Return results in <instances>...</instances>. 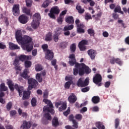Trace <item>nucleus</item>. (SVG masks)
Segmentation results:
<instances>
[{
  "label": "nucleus",
  "instance_id": "f257e3e1",
  "mask_svg": "<svg viewBox=\"0 0 129 129\" xmlns=\"http://www.w3.org/2000/svg\"><path fill=\"white\" fill-rule=\"evenodd\" d=\"M69 58L70 59L68 63L70 66H74L75 65V68L73 69V74L75 76H77L78 74L80 76H83L84 74H89L91 72L90 68L84 63H79L77 62L75 54H70Z\"/></svg>",
  "mask_w": 129,
  "mask_h": 129
},
{
  "label": "nucleus",
  "instance_id": "f03ea898",
  "mask_svg": "<svg viewBox=\"0 0 129 129\" xmlns=\"http://www.w3.org/2000/svg\"><path fill=\"white\" fill-rule=\"evenodd\" d=\"M32 41H33L32 37L27 35H24L19 44V45H21V47L23 50H25L27 52H31L34 47V44L31 43H32Z\"/></svg>",
  "mask_w": 129,
  "mask_h": 129
},
{
  "label": "nucleus",
  "instance_id": "7ed1b4c3",
  "mask_svg": "<svg viewBox=\"0 0 129 129\" xmlns=\"http://www.w3.org/2000/svg\"><path fill=\"white\" fill-rule=\"evenodd\" d=\"M8 82H7V85L11 90V91L13 92L15 91V89L16 90L18 91L19 96L21 97L23 95V92H24V87L23 86H19L18 84H15L14 85V82H13L11 80H7Z\"/></svg>",
  "mask_w": 129,
  "mask_h": 129
},
{
  "label": "nucleus",
  "instance_id": "20e7f679",
  "mask_svg": "<svg viewBox=\"0 0 129 129\" xmlns=\"http://www.w3.org/2000/svg\"><path fill=\"white\" fill-rule=\"evenodd\" d=\"M43 102H44L45 104H47V105L43 107V111L50 112L51 114H54V113H55V110L53 109L54 108V106H53L52 102L47 99H44Z\"/></svg>",
  "mask_w": 129,
  "mask_h": 129
},
{
  "label": "nucleus",
  "instance_id": "39448f33",
  "mask_svg": "<svg viewBox=\"0 0 129 129\" xmlns=\"http://www.w3.org/2000/svg\"><path fill=\"white\" fill-rule=\"evenodd\" d=\"M40 21H41V15L39 13H35L33 15V20L31 23V27L33 29L36 30L40 25Z\"/></svg>",
  "mask_w": 129,
  "mask_h": 129
},
{
  "label": "nucleus",
  "instance_id": "423d86ee",
  "mask_svg": "<svg viewBox=\"0 0 129 129\" xmlns=\"http://www.w3.org/2000/svg\"><path fill=\"white\" fill-rule=\"evenodd\" d=\"M28 83L29 84L28 90H32L33 88H36L38 86V84H39L37 80L32 78L28 79Z\"/></svg>",
  "mask_w": 129,
  "mask_h": 129
},
{
  "label": "nucleus",
  "instance_id": "0eeeda50",
  "mask_svg": "<svg viewBox=\"0 0 129 129\" xmlns=\"http://www.w3.org/2000/svg\"><path fill=\"white\" fill-rule=\"evenodd\" d=\"M60 13V10L58 7L55 6L54 7H52L50 11V13H48V16L51 18V19H56V17L55 15H59Z\"/></svg>",
  "mask_w": 129,
  "mask_h": 129
},
{
  "label": "nucleus",
  "instance_id": "6e6552de",
  "mask_svg": "<svg viewBox=\"0 0 129 129\" xmlns=\"http://www.w3.org/2000/svg\"><path fill=\"white\" fill-rule=\"evenodd\" d=\"M101 81H102V77L99 74H96L93 78V82L98 86H101L102 85Z\"/></svg>",
  "mask_w": 129,
  "mask_h": 129
},
{
  "label": "nucleus",
  "instance_id": "1a4fd4ad",
  "mask_svg": "<svg viewBox=\"0 0 129 129\" xmlns=\"http://www.w3.org/2000/svg\"><path fill=\"white\" fill-rule=\"evenodd\" d=\"M89 84V78H86L85 81H83V78H80L77 83V85L79 87H85Z\"/></svg>",
  "mask_w": 129,
  "mask_h": 129
},
{
  "label": "nucleus",
  "instance_id": "9d476101",
  "mask_svg": "<svg viewBox=\"0 0 129 129\" xmlns=\"http://www.w3.org/2000/svg\"><path fill=\"white\" fill-rule=\"evenodd\" d=\"M88 44V40H82L78 44V47L81 51H85L86 50V46Z\"/></svg>",
  "mask_w": 129,
  "mask_h": 129
},
{
  "label": "nucleus",
  "instance_id": "9b49d317",
  "mask_svg": "<svg viewBox=\"0 0 129 129\" xmlns=\"http://www.w3.org/2000/svg\"><path fill=\"white\" fill-rule=\"evenodd\" d=\"M32 124L33 122L32 121H27V120H24L23 121V124L20 126V128L29 129L31 128Z\"/></svg>",
  "mask_w": 129,
  "mask_h": 129
},
{
  "label": "nucleus",
  "instance_id": "f8f14e48",
  "mask_svg": "<svg viewBox=\"0 0 129 129\" xmlns=\"http://www.w3.org/2000/svg\"><path fill=\"white\" fill-rule=\"evenodd\" d=\"M12 13H13L14 16L18 17L20 15V5L15 4L13 6L12 9Z\"/></svg>",
  "mask_w": 129,
  "mask_h": 129
},
{
  "label": "nucleus",
  "instance_id": "ddd939ff",
  "mask_svg": "<svg viewBox=\"0 0 129 129\" xmlns=\"http://www.w3.org/2000/svg\"><path fill=\"white\" fill-rule=\"evenodd\" d=\"M18 20L21 24L25 25V24L28 23V21H29V18H28V16H26L25 14H23L19 16Z\"/></svg>",
  "mask_w": 129,
  "mask_h": 129
},
{
  "label": "nucleus",
  "instance_id": "4468645a",
  "mask_svg": "<svg viewBox=\"0 0 129 129\" xmlns=\"http://www.w3.org/2000/svg\"><path fill=\"white\" fill-rule=\"evenodd\" d=\"M45 58L47 60H52L54 58V52H53V50L48 49L45 53Z\"/></svg>",
  "mask_w": 129,
  "mask_h": 129
},
{
  "label": "nucleus",
  "instance_id": "2eb2a0df",
  "mask_svg": "<svg viewBox=\"0 0 129 129\" xmlns=\"http://www.w3.org/2000/svg\"><path fill=\"white\" fill-rule=\"evenodd\" d=\"M84 28H85V25L83 23H80V25H78V27H77V33L79 34H84L85 33Z\"/></svg>",
  "mask_w": 129,
  "mask_h": 129
},
{
  "label": "nucleus",
  "instance_id": "dca6fc26",
  "mask_svg": "<svg viewBox=\"0 0 129 129\" xmlns=\"http://www.w3.org/2000/svg\"><path fill=\"white\" fill-rule=\"evenodd\" d=\"M87 53L92 60H94V59H95V57H96L97 54L96 51L93 49L88 50Z\"/></svg>",
  "mask_w": 129,
  "mask_h": 129
},
{
  "label": "nucleus",
  "instance_id": "f3484780",
  "mask_svg": "<svg viewBox=\"0 0 129 129\" xmlns=\"http://www.w3.org/2000/svg\"><path fill=\"white\" fill-rule=\"evenodd\" d=\"M29 73H30V70L29 69H25L22 73L21 74V76L24 78V79H30V76L28 75Z\"/></svg>",
  "mask_w": 129,
  "mask_h": 129
},
{
  "label": "nucleus",
  "instance_id": "a211bd4d",
  "mask_svg": "<svg viewBox=\"0 0 129 129\" xmlns=\"http://www.w3.org/2000/svg\"><path fill=\"white\" fill-rule=\"evenodd\" d=\"M15 38L16 40L17 41L18 44L21 42L22 39L23 38V36H22V31L17 30L15 33Z\"/></svg>",
  "mask_w": 129,
  "mask_h": 129
},
{
  "label": "nucleus",
  "instance_id": "6ab92c4d",
  "mask_svg": "<svg viewBox=\"0 0 129 129\" xmlns=\"http://www.w3.org/2000/svg\"><path fill=\"white\" fill-rule=\"evenodd\" d=\"M68 100L70 103H75L77 101V97L75 93H72L68 97Z\"/></svg>",
  "mask_w": 129,
  "mask_h": 129
},
{
  "label": "nucleus",
  "instance_id": "aec40b11",
  "mask_svg": "<svg viewBox=\"0 0 129 129\" xmlns=\"http://www.w3.org/2000/svg\"><path fill=\"white\" fill-rule=\"evenodd\" d=\"M60 125L59 123V119L57 117H54L52 120V126L53 127H58Z\"/></svg>",
  "mask_w": 129,
  "mask_h": 129
},
{
  "label": "nucleus",
  "instance_id": "412c9836",
  "mask_svg": "<svg viewBox=\"0 0 129 129\" xmlns=\"http://www.w3.org/2000/svg\"><path fill=\"white\" fill-rule=\"evenodd\" d=\"M73 125H66L65 128L66 129H77L78 128V123L76 121V120H74L73 122Z\"/></svg>",
  "mask_w": 129,
  "mask_h": 129
},
{
  "label": "nucleus",
  "instance_id": "4be33fe9",
  "mask_svg": "<svg viewBox=\"0 0 129 129\" xmlns=\"http://www.w3.org/2000/svg\"><path fill=\"white\" fill-rule=\"evenodd\" d=\"M9 48L10 50H20V46L12 42H9Z\"/></svg>",
  "mask_w": 129,
  "mask_h": 129
},
{
  "label": "nucleus",
  "instance_id": "5701e85b",
  "mask_svg": "<svg viewBox=\"0 0 129 129\" xmlns=\"http://www.w3.org/2000/svg\"><path fill=\"white\" fill-rule=\"evenodd\" d=\"M66 22L67 24H74V18L73 16H68L66 18Z\"/></svg>",
  "mask_w": 129,
  "mask_h": 129
},
{
  "label": "nucleus",
  "instance_id": "b1692460",
  "mask_svg": "<svg viewBox=\"0 0 129 129\" xmlns=\"http://www.w3.org/2000/svg\"><path fill=\"white\" fill-rule=\"evenodd\" d=\"M60 33L59 32V30H56L55 31V34L53 35V41L54 42H57L59 41V35H60Z\"/></svg>",
  "mask_w": 129,
  "mask_h": 129
},
{
  "label": "nucleus",
  "instance_id": "393cba45",
  "mask_svg": "<svg viewBox=\"0 0 129 129\" xmlns=\"http://www.w3.org/2000/svg\"><path fill=\"white\" fill-rule=\"evenodd\" d=\"M100 101V98L97 96H93L92 98V102L93 103H94V104H97V103H99Z\"/></svg>",
  "mask_w": 129,
  "mask_h": 129
},
{
  "label": "nucleus",
  "instance_id": "a878e982",
  "mask_svg": "<svg viewBox=\"0 0 129 129\" xmlns=\"http://www.w3.org/2000/svg\"><path fill=\"white\" fill-rule=\"evenodd\" d=\"M52 39V33L48 32L46 34L45 38V41H46V42H51Z\"/></svg>",
  "mask_w": 129,
  "mask_h": 129
},
{
  "label": "nucleus",
  "instance_id": "bb28decb",
  "mask_svg": "<svg viewBox=\"0 0 129 129\" xmlns=\"http://www.w3.org/2000/svg\"><path fill=\"white\" fill-rule=\"evenodd\" d=\"M8 87L6 86V84L5 83H2L0 85V91H8Z\"/></svg>",
  "mask_w": 129,
  "mask_h": 129
},
{
  "label": "nucleus",
  "instance_id": "cd10ccee",
  "mask_svg": "<svg viewBox=\"0 0 129 129\" xmlns=\"http://www.w3.org/2000/svg\"><path fill=\"white\" fill-rule=\"evenodd\" d=\"M30 92L28 91H24L23 92V96L22 97L23 100H26V99H28L29 98V96H30Z\"/></svg>",
  "mask_w": 129,
  "mask_h": 129
},
{
  "label": "nucleus",
  "instance_id": "c85d7f7f",
  "mask_svg": "<svg viewBox=\"0 0 129 129\" xmlns=\"http://www.w3.org/2000/svg\"><path fill=\"white\" fill-rule=\"evenodd\" d=\"M96 126L98 129H105V126L102 124V122L100 121L96 123Z\"/></svg>",
  "mask_w": 129,
  "mask_h": 129
},
{
  "label": "nucleus",
  "instance_id": "c756f323",
  "mask_svg": "<svg viewBox=\"0 0 129 129\" xmlns=\"http://www.w3.org/2000/svg\"><path fill=\"white\" fill-rule=\"evenodd\" d=\"M76 9L79 14H83L85 12L84 9L82 8L80 5H77Z\"/></svg>",
  "mask_w": 129,
  "mask_h": 129
},
{
  "label": "nucleus",
  "instance_id": "7c9ffc66",
  "mask_svg": "<svg viewBox=\"0 0 129 129\" xmlns=\"http://www.w3.org/2000/svg\"><path fill=\"white\" fill-rule=\"evenodd\" d=\"M23 12L24 14H26V15H27V16H32V14H31V10L26 8L24 7L23 8Z\"/></svg>",
  "mask_w": 129,
  "mask_h": 129
},
{
  "label": "nucleus",
  "instance_id": "2f4dec72",
  "mask_svg": "<svg viewBox=\"0 0 129 129\" xmlns=\"http://www.w3.org/2000/svg\"><path fill=\"white\" fill-rule=\"evenodd\" d=\"M17 57L18 59H19V60L21 61L22 62H24V61L27 60V59L29 58V57L28 56H26V55H21Z\"/></svg>",
  "mask_w": 129,
  "mask_h": 129
},
{
  "label": "nucleus",
  "instance_id": "473e14b6",
  "mask_svg": "<svg viewBox=\"0 0 129 129\" xmlns=\"http://www.w3.org/2000/svg\"><path fill=\"white\" fill-rule=\"evenodd\" d=\"M74 28V25L73 24L69 25L68 26H64L63 28L64 32H66V31H70L71 30H73V29Z\"/></svg>",
  "mask_w": 129,
  "mask_h": 129
},
{
  "label": "nucleus",
  "instance_id": "72a5a7b5",
  "mask_svg": "<svg viewBox=\"0 0 129 129\" xmlns=\"http://www.w3.org/2000/svg\"><path fill=\"white\" fill-rule=\"evenodd\" d=\"M24 66L26 69H28V68H30L31 66H32V61L29 60H26L24 62Z\"/></svg>",
  "mask_w": 129,
  "mask_h": 129
},
{
  "label": "nucleus",
  "instance_id": "f704fd0d",
  "mask_svg": "<svg viewBox=\"0 0 129 129\" xmlns=\"http://www.w3.org/2000/svg\"><path fill=\"white\" fill-rule=\"evenodd\" d=\"M35 69L36 71H42L43 70V67L40 64H37L35 66Z\"/></svg>",
  "mask_w": 129,
  "mask_h": 129
},
{
  "label": "nucleus",
  "instance_id": "c9c22d12",
  "mask_svg": "<svg viewBox=\"0 0 129 129\" xmlns=\"http://www.w3.org/2000/svg\"><path fill=\"white\" fill-rule=\"evenodd\" d=\"M88 34L90 35V36H92V37H94V35L95 34L94 30H93L92 28H90L88 29L87 30Z\"/></svg>",
  "mask_w": 129,
  "mask_h": 129
},
{
  "label": "nucleus",
  "instance_id": "e433bc0d",
  "mask_svg": "<svg viewBox=\"0 0 129 129\" xmlns=\"http://www.w3.org/2000/svg\"><path fill=\"white\" fill-rule=\"evenodd\" d=\"M12 107H13V102L10 101V102H8L6 105L7 110L8 111H10V110H11V109H12Z\"/></svg>",
  "mask_w": 129,
  "mask_h": 129
},
{
  "label": "nucleus",
  "instance_id": "4c0bfd02",
  "mask_svg": "<svg viewBox=\"0 0 129 129\" xmlns=\"http://www.w3.org/2000/svg\"><path fill=\"white\" fill-rule=\"evenodd\" d=\"M70 49H71V51L72 52V53H74V52L76 51V44L73 43L70 46Z\"/></svg>",
  "mask_w": 129,
  "mask_h": 129
},
{
  "label": "nucleus",
  "instance_id": "58836bf2",
  "mask_svg": "<svg viewBox=\"0 0 129 129\" xmlns=\"http://www.w3.org/2000/svg\"><path fill=\"white\" fill-rule=\"evenodd\" d=\"M36 79L38 81V82L41 83L43 81V78L41 77V74H37L36 75Z\"/></svg>",
  "mask_w": 129,
  "mask_h": 129
},
{
  "label": "nucleus",
  "instance_id": "ea45409f",
  "mask_svg": "<svg viewBox=\"0 0 129 129\" xmlns=\"http://www.w3.org/2000/svg\"><path fill=\"white\" fill-rule=\"evenodd\" d=\"M83 116L81 114H77L75 115V118L77 119V120H79V121H80V120H82Z\"/></svg>",
  "mask_w": 129,
  "mask_h": 129
},
{
  "label": "nucleus",
  "instance_id": "a19ab883",
  "mask_svg": "<svg viewBox=\"0 0 129 129\" xmlns=\"http://www.w3.org/2000/svg\"><path fill=\"white\" fill-rule=\"evenodd\" d=\"M44 117L47 119V120H52V116L49 113H45L44 114Z\"/></svg>",
  "mask_w": 129,
  "mask_h": 129
},
{
  "label": "nucleus",
  "instance_id": "79ce46f5",
  "mask_svg": "<svg viewBox=\"0 0 129 129\" xmlns=\"http://www.w3.org/2000/svg\"><path fill=\"white\" fill-rule=\"evenodd\" d=\"M72 83H73V82H67L64 85V88L66 89H69Z\"/></svg>",
  "mask_w": 129,
  "mask_h": 129
},
{
  "label": "nucleus",
  "instance_id": "37998d69",
  "mask_svg": "<svg viewBox=\"0 0 129 129\" xmlns=\"http://www.w3.org/2000/svg\"><path fill=\"white\" fill-rule=\"evenodd\" d=\"M13 65L14 66L20 65V59L18 58V57L15 58L13 62Z\"/></svg>",
  "mask_w": 129,
  "mask_h": 129
},
{
  "label": "nucleus",
  "instance_id": "c03bdc74",
  "mask_svg": "<svg viewBox=\"0 0 129 129\" xmlns=\"http://www.w3.org/2000/svg\"><path fill=\"white\" fill-rule=\"evenodd\" d=\"M63 19H64V16H61L59 15V17L57 19V22L61 25L63 23Z\"/></svg>",
  "mask_w": 129,
  "mask_h": 129
},
{
  "label": "nucleus",
  "instance_id": "a18cd8bd",
  "mask_svg": "<svg viewBox=\"0 0 129 129\" xmlns=\"http://www.w3.org/2000/svg\"><path fill=\"white\" fill-rule=\"evenodd\" d=\"M32 106L33 107L37 105V99L35 98H33L31 101Z\"/></svg>",
  "mask_w": 129,
  "mask_h": 129
},
{
  "label": "nucleus",
  "instance_id": "49530a36",
  "mask_svg": "<svg viewBox=\"0 0 129 129\" xmlns=\"http://www.w3.org/2000/svg\"><path fill=\"white\" fill-rule=\"evenodd\" d=\"M67 108V105L65 103H63L60 107L58 108L59 111H62V110H65Z\"/></svg>",
  "mask_w": 129,
  "mask_h": 129
},
{
  "label": "nucleus",
  "instance_id": "de8ad7c7",
  "mask_svg": "<svg viewBox=\"0 0 129 129\" xmlns=\"http://www.w3.org/2000/svg\"><path fill=\"white\" fill-rule=\"evenodd\" d=\"M48 44H44L41 46V48L43 50L44 52H47V51H48Z\"/></svg>",
  "mask_w": 129,
  "mask_h": 129
},
{
  "label": "nucleus",
  "instance_id": "09e8293b",
  "mask_svg": "<svg viewBox=\"0 0 129 129\" xmlns=\"http://www.w3.org/2000/svg\"><path fill=\"white\" fill-rule=\"evenodd\" d=\"M50 4V2H49V0H46L44 2L43 4L42 5V7L43 8H47V7H48V6H49V4Z\"/></svg>",
  "mask_w": 129,
  "mask_h": 129
},
{
  "label": "nucleus",
  "instance_id": "8fccbe9b",
  "mask_svg": "<svg viewBox=\"0 0 129 129\" xmlns=\"http://www.w3.org/2000/svg\"><path fill=\"white\" fill-rule=\"evenodd\" d=\"M115 63H116V64H118L119 66H121V65H122V61L118 58H115Z\"/></svg>",
  "mask_w": 129,
  "mask_h": 129
},
{
  "label": "nucleus",
  "instance_id": "3c124183",
  "mask_svg": "<svg viewBox=\"0 0 129 129\" xmlns=\"http://www.w3.org/2000/svg\"><path fill=\"white\" fill-rule=\"evenodd\" d=\"M119 126V119L116 118L115 119V128H117Z\"/></svg>",
  "mask_w": 129,
  "mask_h": 129
},
{
  "label": "nucleus",
  "instance_id": "603ef678",
  "mask_svg": "<svg viewBox=\"0 0 129 129\" xmlns=\"http://www.w3.org/2000/svg\"><path fill=\"white\" fill-rule=\"evenodd\" d=\"M48 95H49V93L48 92V90H45L43 93L44 99H47V98H48Z\"/></svg>",
  "mask_w": 129,
  "mask_h": 129
},
{
  "label": "nucleus",
  "instance_id": "864d4df0",
  "mask_svg": "<svg viewBox=\"0 0 129 129\" xmlns=\"http://www.w3.org/2000/svg\"><path fill=\"white\" fill-rule=\"evenodd\" d=\"M65 80L66 81H68L69 82H73L72 80H73V78L72 76H66L65 78Z\"/></svg>",
  "mask_w": 129,
  "mask_h": 129
},
{
  "label": "nucleus",
  "instance_id": "5fc2aeb1",
  "mask_svg": "<svg viewBox=\"0 0 129 129\" xmlns=\"http://www.w3.org/2000/svg\"><path fill=\"white\" fill-rule=\"evenodd\" d=\"M85 19L87 20L92 19V17H91V15L89 14V13H86L85 15Z\"/></svg>",
  "mask_w": 129,
  "mask_h": 129
},
{
  "label": "nucleus",
  "instance_id": "6e6d98bb",
  "mask_svg": "<svg viewBox=\"0 0 129 129\" xmlns=\"http://www.w3.org/2000/svg\"><path fill=\"white\" fill-rule=\"evenodd\" d=\"M26 3L27 7L29 8L32 7V0H26Z\"/></svg>",
  "mask_w": 129,
  "mask_h": 129
},
{
  "label": "nucleus",
  "instance_id": "4d7b16f0",
  "mask_svg": "<svg viewBox=\"0 0 129 129\" xmlns=\"http://www.w3.org/2000/svg\"><path fill=\"white\" fill-rule=\"evenodd\" d=\"M90 89V88H89V87H86L85 88H82L81 89V91L82 92H87L88 91H89V90Z\"/></svg>",
  "mask_w": 129,
  "mask_h": 129
},
{
  "label": "nucleus",
  "instance_id": "13d9d810",
  "mask_svg": "<svg viewBox=\"0 0 129 129\" xmlns=\"http://www.w3.org/2000/svg\"><path fill=\"white\" fill-rule=\"evenodd\" d=\"M92 110L93 112H97V111H99V107H98L97 106H95L92 108Z\"/></svg>",
  "mask_w": 129,
  "mask_h": 129
},
{
  "label": "nucleus",
  "instance_id": "bf43d9fd",
  "mask_svg": "<svg viewBox=\"0 0 129 129\" xmlns=\"http://www.w3.org/2000/svg\"><path fill=\"white\" fill-rule=\"evenodd\" d=\"M69 120L72 122H73L74 120H76L75 119H74V115H73V114H71L69 115Z\"/></svg>",
  "mask_w": 129,
  "mask_h": 129
},
{
  "label": "nucleus",
  "instance_id": "052dcab7",
  "mask_svg": "<svg viewBox=\"0 0 129 129\" xmlns=\"http://www.w3.org/2000/svg\"><path fill=\"white\" fill-rule=\"evenodd\" d=\"M113 16V18L114 19V20H117V19H118L119 16L118 15H117L116 13H113L112 14Z\"/></svg>",
  "mask_w": 129,
  "mask_h": 129
},
{
  "label": "nucleus",
  "instance_id": "680f3d73",
  "mask_svg": "<svg viewBox=\"0 0 129 129\" xmlns=\"http://www.w3.org/2000/svg\"><path fill=\"white\" fill-rule=\"evenodd\" d=\"M70 113V109H69V108H68V110L63 112V115L65 116H67L68 115V114H69V113Z\"/></svg>",
  "mask_w": 129,
  "mask_h": 129
},
{
  "label": "nucleus",
  "instance_id": "e2e57ef3",
  "mask_svg": "<svg viewBox=\"0 0 129 129\" xmlns=\"http://www.w3.org/2000/svg\"><path fill=\"white\" fill-rule=\"evenodd\" d=\"M102 35L105 38H107V37H108V36H109V34H108V32H107L106 31H104L103 32Z\"/></svg>",
  "mask_w": 129,
  "mask_h": 129
},
{
  "label": "nucleus",
  "instance_id": "0e129e2a",
  "mask_svg": "<svg viewBox=\"0 0 129 129\" xmlns=\"http://www.w3.org/2000/svg\"><path fill=\"white\" fill-rule=\"evenodd\" d=\"M104 86L106 88H108L110 86V82H106L105 83Z\"/></svg>",
  "mask_w": 129,
  "mask_h": 129
},
{
  "label": "nucleus",
  "instance_id": "69168bd1",
  "mask_svg": "<svg viewBox=\"0 0 129 129\" xmlns=\"http://www.w3.org/2000/svg\"><path fill=\"white\" fill-rule=\"evenodd\" d=\"M6 48H7V46L3 44V43L0 42V49H6Z\"/></svg>",
  "mask_w": 129,
  "mask_h": 129
},
{
  "label": "nucleus",
  "instance_id": "338daca9",
  "mask_svg": "<svg viewBox=\"0 0 129 129\" xmlns=\"http://www.w3.org/2000/svg\"><path fill=\"white\" fill-rule=\"evenodd\" d=\"M15 114H17V111L16 110H12L10 111V115L12 116H14Z\"/></svg>",
  "mask_w": 129,
  "mask_h": 129
},
{
  "label": "nucleus",
  "instance_id": "774afa93",
  "mask_svg": "<svg viewBox=\"0 0 129 129\" xmlns=\"http://www.w3.org/2000/svg\"><path fill=\"white\" fill-rule=\"evenodd\" d=\"M125 43L127 44V45H129V36L125 38Z\"/></svg>",
  "mask_w": 129,
  "mask_h": 129
}]
</instances>
